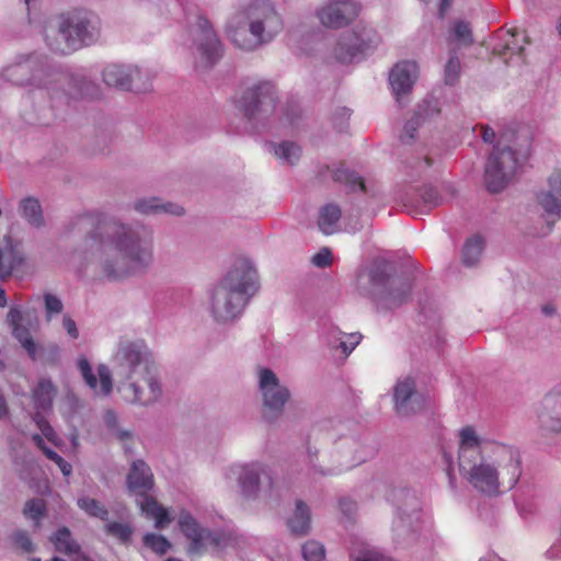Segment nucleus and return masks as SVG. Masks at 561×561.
Returning <instances> with one entry per match:
<instances>
[{"mask_svg": "<svg viewBox=\"0 0 561 561\" xmlns=\"http://www.w3.org/2000/svg\"><path fill=\"white\" fill-rule=\"evenodd\" d=\"M154 261L150 227L106 216L75 248L72 266L82 275L116 282L146 272Z\"/></svg>", "mask_w": 561, "mask_h": 561, "instance_id": "f257e3e1", "label": "nucleus"}, {"mask_svg": "<svg viewBox=\"0 0 561 561\" xmlns=\"http://www.w3.org/2000/svg\"><path fill=\"white\" fill-rule=\"evenodd\" d=\"M459 471L477 492L496 496L513 490L522 476V458L517 448L484 442L467 426L459 432Z\"/></svg>", "mask_w": 561, "mask_h": 561, "instance_id": "f03ea898", "label": "nucleus"}, {"mask_svg": "<svg viewBox=\"0 0 561 561\" xmlns=\"http://www.w3.org/2000/svg\"><path fill=\"white\" fill-rule=\"evenodd\" d=\"M257 271L249 260L238 261L226 276L208 291L206 308L217 323L238 319L256 290Z\"/></svg>", "mask_w": 561, "mask_h": 561, "instance_id": "7ed1b4c3", "label": "nucleus"}, {"mask_svg": "<svg viewBox=\"0 0 561 561\" xmlns=\"http://www.w3.org/2000/svg\"><path fill=\"white\" fill-rule=\"evenodd\" d=\"M283 30V20L266 1H254L232 12L226 23L230 41L243 50H253L273 41Z\"/></svg>", "mask_w": 561, "mask_h": 561, "instance_id": "20e7f679", "label": "nucleus"}, {"mask_svg": "<svg viewBox=\"0 0 561 561\" xmlns=\"http://www.w3.org/2000/svg\"><path fill=\"white\" fill-rule=\"evenodd\" d=\"M61 77L48 58L38 53L20 54L1 69V78L14 85L31 90L53 89Z\"/></svg>", "mask_w": 561, "mask_h": 561, "instance_id": "39448f33", "label": "nucleus"}, {"mask_svg": "<svg viewBox=\"0 0 561 561\" xmlns=\"http://www.w3.org/2000/svg\"><path fill=\"white\" fill-rule=\"evenodd\" d=\"M515 134L503 133L485 167V183L489 191L496 193L514 180L522 168L525 154L513 146Z\"/></svg>", "mask_w": 561, "mask_h": 561, "instance_id": "423d86ee", "label": "nucleus"}, {"mask_svg": "<svg viewBox=\"0 0 561 561\" xmlns=\"http://www.w3.org/2000/svg\"><path fill=\"white\" fill-rule=\"evenodd\" d=\"M188 23V49L193 65L197 70H208L222 55L221 43L205 16L196 15Z\"/></svg>", "mask_w": 561, "mask_h": 561, "instance_id": "0eeeda50", "label": "nucleus"}, {"mask_svg": "<svg viewBox=\"0 0 561 561\" xmlns=\"http://www.w3.org/2000/svg\"><path fill=\"white\" fill-rule=\"evenodd\" d=\"M112 363L121 380L157 367L153 354L144 340L121 339L112 354Z\"/></svg>", "mask_w": 561, "mask_h": 561, "instance_id": "6e6552de", "label": "nucleus"}, {"mask_svg": "<svg viewBox=\"0 0 561 561\" xmlns=\"http://www.w3.org/2000/svg\"><path fill=\"white\" fill-rule=\"evenodd\" d=\"M118 392L127 403L145 408L154 405L163 396L158 367L119 380Z\"/></svg>", "mask_w": 561, "mask_h": 561, "instance_id": "1a4fd4ad", "label": "nucleus"}, {"mask_svg": "<svg viewBox=\"0 0 561 561\" xmlns=\"http://www.w3.org/2000/svg\"><path fill=\"white\" fill-rule=\"evenodd\" d=\"M379 42L380 38L373 27L358 24L339 36L332 47V57L341 64H351L362 59Z\"/></svg>", "mask_w": 561, "mask_h": 561, "instance_id": "9d476101", "label": "nucleus"}, {"mask_svg": "<svg viewBox=\"0 0 561 561\" xmlns=\"http://www.w3.org/2000/svg\"><path fill=\"white\" fill-rule=\"evenodd\" d=\"M256 375L262 401V417L267 423H275L290 399V391L270 368H259Z\"/></svg>", "mask_w": 561, "mask_h": 561, "instance_id": "9b49d317", "label": "nucleus"}, {"mask_svg": "<svg viewBox=\"0 0 561 561\" xmlns=\"http://www.w3.org/2000/svg\"><path fill=\"white\" fill-rule=\"evenodd\" d=\"M371 282V297L378 308L394 309L403 305L411 291V285L408 280L400 278H390L386 273V267L377 265L369 272Z\"/></svg>", "mask_w": 561, "mask_h": 561, "instance_id": "f8f14e48", "label": "nucleus"}, {"mask_svg": "<svg viewBox=\"0 0 561 561\" xmlns=\"http://www.w3.org/2000/svg\"><path fill=\"white\" fill-rule=\"evenodd\" d=\"M228 479H237L243 499L252 501L261 497L263 485H272L268 466L262 462L236 463L226 471Z\"/></svg>", "mask_w": 561, "mask_h": 561, "instance_id": "ddd939ff", "label": "nucleus"}, {"mask_svg": "<svg viewBox=\"0 0 561 561\" xmlns=\"http://www.w3.org/2000/svg\"><path fill=\"white\" fill-rule=\"evenodd\" d=\"M183 535L190 540V552L199 554L208 548H225L232 543V537L224 533H211L202 528L187 512H182L178 520Z\"/></svg>", "mask_w": 561, "mask_h": 561, "instance_id": "4468645a", "label": "nucleus"}, {"mask_svg": "<svg viewBox=\"0 0 561 561\" xmlns=\"http://www.w3.org/2000/svg\"><path fill=\"white\" fill-rule=\"evenodd\" d=\"M536 424L542 436L561 434V381L542 396L536 409Z\"/></svg>", "mask_w": 561, "mask_h": 561, "instance_id": "2eb2a0df", "label": "nucleus"}, {"mask_svg": "<svg viewBox=\"0 0 561 561\" xmlns=\"http://www.w3.org/2000/svg\"><path fill=\"white\" fill-rule=\"evenodd\" d=\"M356 0H327L317 10L320 23L329 28H341L353 22L360 12Z\"/></svg>", "mask_w": 561, "mask_h": 561, "instance_id": "dca6fc26", "label": "nucleus"}, {"mask_svg": "<svg viewBox=\"0 0 561 561\" xmlns=\"http://www.w3.org/2000/svg\"><path fill=\"white\" fill-rule=\"evenodd\" d=\"M64 18V25L76 50L94 43L100 36L99 20L87 12H73Z\"/></svg>", "mask_w": 561, "mask_h": 561, "instance_id": "f3484780", "label": "nucleus"}, {"mask_svg": "<svg viewBox=\"0 0 561 561\" xmlns=\"http://www.w3.org/2000/svg\"><path fill=\"white\" fill-rule=\"evenodd\" d=\"M275 88L271 82H259L244 95V111L249 117L265 116L275 107Z\"/></svg>", "mask_w": 561, "mask_h": 561, "instance_id": "a211bd4d", "label": "nucleus"}, {"mask_svg": "<svg viewBox=\"0 0 561 561\" xmlns=\"http://www.w3.org/2000/svg\"><path fill=\"white\" fill-rule=\"evenodd\" d=\"M537 203L549 222L561 218V170L550 173L547 186L537 194Z\"/></svg>", "mask_w": 561, "mask_h": 561, "instance_id": "6ab92c4d", "label": "nucleus"}, {"mask_svg": "<svg viewBox=\"0 0 561 561\" xmlns=\"http://www.w3.org/2000/svg\"><path fill=\"white\" fill-rule=\"evenodd\" d=\"M420 69L415 61H401L396 64L389 73V84L396 100L400 103L402 98L410 94L419 78Z\"/></svg>", "mask_w": 561, "mask_h": 561, "instance_id": "aec40b11", "label": "nucleus"}, {"mask_svg": "<svg viewBox=\"0 0 561 561\" xmlns=\"http://www.w3.org/2000/svg\"><path fill=\"white\" fill-rule=\"evenodd\" d=\"M78 369L85 381V383L96 393L101 396H108L113 390L112 373L107 365L99 364L96 371L99 381L93 373L92 366L87 357L80 356L77 360Z\"/></svg>", "mask_w": 561, "mask_h": 561, "instance_id": "412c9836", "label": "nucleus"}, {"mask_svg": "<svg viewBox=\"0 0 561 561\" xmlns=\"http://www.w3.org/2000/svg\"><path fill=\"white\" fill-rule=\"evenodd\" d=\"M393 398L396 411L400 415H409L421 409V399L415 392V382L410 377L398 380Z\"/></svg>", "mask_w": 561, "mask_h": 561, "instance_id": "4be33fe9", "label": "nucleus"}, {"mask_svg": "<svg viewBox=\"0 0 561 561\" xmlns=\"http://www.w3.org/2000/svg\"><path fill=\"white\" fill-rule=\"evenodd\" d=\"M139 73V66L136 65L108 64L102 70V79L108 87L133 90L135 76Z\"/></svg>", "mask_w": 561, "mask_h": 561, "instance_id": "5701e85b", "label": "nucleus"}, {"mask_svg": "<svg viewBox=\"0 0 561 561\" xmlns=\"http://www.w3.org/2000/svg\"><path fill=\"white\" fill-rule=\"evenodd\" d=\"M364 459L360 457H357L353 453L352 447H347L337 455L336 459V466L324 468L320 463L317 462V459L314 456H309V473L313 478L318 477H328L333 474H339L345 470H348L360 462H363Z\"/></svg>", "mask_w": 561, "mask_h": 561, "instance_id": "b1692460", "label": "nucleus"}, {"mask_svg": "<svg viewBox=\"0 0 561 561\" xmlns=\"http://www.w3.org/2000/svg\"><path fill=\"white\" fill-rule=\"evenodd\" d=\"M133 208L145 216L167 214L181 217L185 214L184 207L180 204L163 201L157 196L138 198L133 203Z\"/></svg>", "mask_w": 561, "mask_h": 561, "instance_id": "393cba45", "label": "nucleus"}, {"mask_svg": "<svg viewBox=\"0 0 561 561\" xmlns=\"http://www.w3.org/2000/svg\"><path fill=\"white\" fill-rule=\"evenodd\" d=\"M45 41L48 47L56 53L69 54L76 50L68 36V30L64 25L62 15L58 16L46 26Z\"/></svg>", "mask_w": 561, "mask_h": 561, "instance_id": "a878e982", "label": "nucleus"}, {"mask_svg": "<svg viewBox=\"0 0 561 561\" xmlns=\"http://www.w3.org/2000/svg\"><path fill=\"white\" fill-rule=\"evenodd\" d=\"M129 491L145 495L153 486V474L150 467L142 460L133 462L127 476Z\"/></svg>", "mask_w": 561, "mask_h": 561, "instance_id": "bb28decb", "label": "nucleus"}, {"mask_svg": "<svg viewBox=\"0 0 561 561\" xmlns=\"http://www.w3.org/2000/svg\"><path fill=\"white\" fill-rule=\"evenodd\" d=\"M7 321L12 330L13 336L20 342L22 347L33 359L37 355V344L33 340L27 328L22 325V312L18 308H11L7 316Z\"/></svg>", "mask_w": 561, "mask_h": 561, "instance_id": "cd10ccee", "label": "nucleus"}, {"mask_svg": "<svg viewBox=\"0 0 561 561\" xmlns=\"http://www.w3.org/2000/svg\"><path fill=\"white\" fill-rule=\"evenodd\" d=\"M19 216L33 229H43L46 227L41 202L34 196H25L18 203Z\"/></svg>", "mask_w": 561, "mask_h": 561, "instance_id": "c85d7f7f", "label": "nucleus"}, {"mask_svg": "<svg viewBox=\"0 0 561 561\" xmlns=\"http://www.w3.org/2000/svg\"><path fill=\"white\" fill-rule=\"evenodd\" d=\"M57 389L51 380L42 378L32 390V402L35 413H46L50 411Z\"/></svg>", "mask_w": 561, "mask_h": 561, "instance_id": "c756f323", "label": "nucleus"}, {"mask_svg": "<svg viewBox=\"0 0 561 561\" xmlns=\"http://www.w3.org/2000/svg\"><path fill=\"white\" fill-rule=\"evenodd\" d=\"M137 504L146 518L154 520V527L157 529H164L171 524L173 518L170 512L153 497L144 496L141 500L137 501Z\"/></svg>", "mask_w": 561, "mask_h": 561, "instance_id": "7c9ffc66", "label": "nucleus"}, {"mask_svg": "<svg viewBox=\"0 0 561 561\" xmlns=\"http://www.w3.org/2000/svg\"><path fill=\"white\" fill-rule=\"evenodd\" d=\"M310 510L308 505L301 500H297L295 503V510L287 519V526L293 534L306 535L310 529Z\"/></svg>", "mask_w": 561, "mask_h": 561, "instance_id": "2f4dec72", "label": "nucleus"}, {"mask_svg": "<svg viewBox=\"0 0 561 561\" xmlns=\"http://www.w3.org/2000/svg\"><path fill=\"white\" fill-rule=\"evenodd\" d=\"M342 216L340 207L335 204H327L319 209L318 227L327 236L339 231V222Z\"/></svg>", "mask_w": 561, "mask_h": 561, "instance_id": "473e14b6", "label": "nucleus"}, {"mask_svg": "<svg viewBox=\"0 0 561 561\" xmlns=\"http://www.w3.org/2000/svg\"><path fill=\"white\" fill-rule=\"evenodd\" d=\"M421 522V514L416 507H413L410 512L404 508H399L397 518L393 523V530L398 537L415 531Z\"/></svg>", "mask_w": 561, "mask_h": 561, "instance_id": "72a5a7b5", "label": "nucleus"}, {"mask_svg": "<svg viewBox=\"0 0 561 561\" xmlns=\"http://www.w3.org/2000/svg\"><path fill=\"white\" fill-rule=\"evenodd\" d=\"M51 542L55 546V549L59 552H62L68 556L77 557L78 554H82L80 552V546L72 538L70 530L67 527H62L58 529L51 536Z\"/></svg>", "mask_w": 561, "mask_h": 561, "instance_id": "f704fd0d", "label": "nucleus"}, {"mask_svg": "<svg viewBox=\"0 0 561 561\" xmlns=\"http://www.w3.org/2000/svg\"><path fill=\"white\" fill-rule=\"evenodd\" d=\"M484 243L483 238L480 236H472L468 238L461 251L462 264L466 266L476 265L483 254Z\"/></svg>", "mask_w": 561, "mask_h": 561, "instance_id": "c9c22d12", "label": "nucleus"}, {"mask_svg": "<svg viewBox=\"0 0 561 561\" xmlns=\"http://www.w3.org/2000/svg\"><path fill=\"white\" fill-rule=\"evenodd\" d=\"M447 41L458 46H470L473 38L469 23L462 20L454 21L448 30Z\"/></svg>", "mask_w": 561, "mask_h": 561, "instance_id": "e433bc0d", "label": "nucleus"}, {"mask_svg": "<svg viewBox=\"0 0 561 561\" xmlns=\"http://www.w3.org/2000/svg\"><path fill=\"white\" fill-rule=\"evenodd\" d=\"M332 178L334 181L344 184L352 192H366L364 180L344 167L333 169Z\"/></svg>", "mask_w": 561, "mask_h": 561, "instance_id": "4c0bfd02", "label": "nucleus"}, {"mask_svg": "<svg viewBox=\"0 0 561 561\" xmlns=\"http://www.w3.org/2000/svg\"><path fill=\"white\" fill-rule=\"evenodd\" d=\"M270 148L273 150L274 156L284 164H294L300 158V148L289 141H283L280 144H271Z\"/></svg>", "mask_w": 561, "mask_h": 561, "instance_id": "58836bf2", "label": "nucleus"}, {"mask_svg": "<svg viewBox=\"0 0 561 561\" xmlns=\"http://www.w3.org/2000/svg\"><path fill=\"white\" fill-rule=\"evenodd\" d=\"M77 505L91 517L100 518L102 520H107L108 518L107 508L99 500L88 495H82L78 497Z\"/></svg>", "mask_w": 561, "mask_h": 561, "instance_id": "ea45409f", "label": "nucleus"}, {"mask_svg": "<svg viewBox=\"0 0 561 561\" xmlns=\"http://www.w3.org/2000/svg\"><path fill=\"white\" fill-rule=\"evenodd\" d=\"M24 262V255L11 248L7 250L4 253L0 252V276L5 277L11 275V273L19 268Z\"/></svg>", "mask_w": 561, "mask_h": 561, "instance_id": "a19ab883", "label": "nucleus"}, {"mask_svg": "<svg viewBox=\"0 0 561 561\" xmlns=\"http://www.w3.org/2000/svg\"><path fill=\"white\" fill-rule=\"evenodd\" d=\"M461 73V62L456 49H450L448 59L444 66V81L454 85L458 82Z\"/></svg>", "mask_w": 561, "mask_h": 561, "instance_id": "79ce46f5", "label": "nucleus"}, {"mask_svg": "<svg viewBox=\"0 0 561 561\" xmlns=\"http://www.w3.org/2000/svg\"><path fill=\"white\" fill-rule=\"evenodd\" d=\"M46 514V503L41 499L28 500L23 507V515L33 520L35 527H39L41 519Z\"/></svg>", "mask_w": 561, "mask_h": 561, "instance_id": "37998d69", "label": "nucleus"}, {"mask_svg": "<svg viewBox=\"0 0 561 561\" xmlns=\"http://www.w3.org/2000/svg\"><path fill=\"white\" fill-rule=\"evenodd\" d=\"M144 545L158 554H165L171 548L170 541L164 536L153 533L144 536Z\"/></svg>", "mask_w": 561, "mask_h": 561, "instance_id": "c03bdc74", "label": "nucleus"}, {"mask_svg": "<svg viewBox=\"0 0 561 561\" xmlns=\"http://www.w3.org/2000/svg\"><path fill=\"white\" fill-rule=\"evenodd\" d=\"M105 533L123 542L129 540L133 528L125 523L112 522L105 525Z\"/></svg>", "mask_w": 561, "mask_h": 561, "instance_id": "a18cd8bd", "label": "nucleus"}, {"mask_svg": "<svg viewBox=\"0 0 561 561\" xmlns=\"http://www.w3.org/2000/svg\"><path fill=\"white\" fill-rule=\"evenodd\" d=\"M325 554L321 542L309 540L302 546V557L306 561H322Z\"/></svg>", "mask_w": 561, "mask_h": 561, "instance_id": "49530a36", "label": "nucleus"}, {"mask_svg": "<svg viewBox=\"0 0 561 561\" xmlns=\"http://www.w3.org/2000/svg\"><path fill=\"white\" fill-rule=\"evenodd\" d=\"M44 305L46 311V320L50 321L53 316L59 314L64 310V304L59 297L47 293L44 295Z\"/></svg>", "mask_w": 561, "mask_h": 561, "instance_id": "de8ad7c7", "label": "nucleus"}, {"mask_svg": "<svg viewBox=\"0 0 561 561\" xmlns=\"http://www.w3.org/2000/svg\"><path fill=\"white\" fill-rule=\"evenodd\" d=\"M506 36L508 38L505 41V45L503 47L504 50H512V51L517 53L518 55H520L523 49H524V47L519 44V37L522 38V41L524 43H527V38H526V35H525V32L518 31V30L508 31L506 33Z\"/></svg>", "mask_w": 561, "mask_h": 561, "instance_id": "09e8293b", "label": "nucleus"}, {"mask_svg": "<svg viewBox=\"0 0 561 561\" xmlns=\"http://www.w3.org/2000/svg\"><path fill=\"white\" fill-rule=\"evenodd\" d=\"M139 69L140 73L135 76L133 89L137 91H147L150 88L156 73L149 68L139 67Z\"/></svg>", "mask_w": 561, "mask_h": 561, "instance_id": "8fccbe9b", "label": "nucleus"}, {"mask_svg": "<svg viewBox=\"0 0 561 561\" xmlns=\"http://www.w3.org/2000/svg\"><path fill=\"white\" fill-rule=\"evenodd\" d=\"M13 545L23 552L34 551V545L25 530H16L11 536Z\"/></svg>", "mask_w": 561, "mask_h": 561, "instance_id": "3c124183", "label": "nucleus"}, {"mask_svg": "<svg viewBox=\"0 0 561 561\" xmlns=\"http://www.w3.org/2000/svg\"><path fill=\"white\" fill-rule=\"evenodd\" d=\"M43 453L49 460L54 461L58 466L65 477H69L71 474L72 466L56 451L50 448H43Z\"/></svg>", "mask_w": 561, "mask_h": 561, "instance_id": "603ef678", "label": "nucleus"}, {"mask_svg": "<svg viewBox=\"0 0 561 561\" xmlns=\"http://www.w3.org/2000/svg\"><path fill=\"white\" fill-rule=\"evenodd\" d=\"M33 420L41 430L43 436H45L50 442H55L56 439V433L54 428L50 426V424L47 422V420L44 417L43 414L34 413Z\"/></svg>", "mask_w": 561, "mask_h": 561, "instance_id": "864d4df0", "label": "nucleus"}, {"mask_svg": "<svg viewBox=\"0 0 561 561\" xmlns=\"http://www.w3.org/2000/svg\"><path fill=\"white\" fill-rule=\"evenodd\" d=\"M362 335L359 333H346L345 339L341 341L340 350L343 355L348 356L353 350L359 344Z\"/></svg>", "mask_w": 561, "mask_h": 561, "instance_id": "5fc2aeb1", "label": "nucleus"}, {"mask_svg": "<svg viewBox=\"0 0 561 561\" xmlns=\"http://www.w3.org/2000/svg\"><path fill=\"white\" fill-rule=\"evenodd\" d=\"M421 199L424 204V207H426L427 209L436 207L442 203V198L438 196L437 192L432 187H427L422 192Z\"/></svg>", "mask_w": 561, "mask_h": 561, "instance_id": "6e6d98bb", "label": "nucleus"}, {"mask_svg": "<svg viewBox=\"0 0 561 561\" xmlns=\"http://www.w3.org/2000/svg\"><path fill=\"white\" fill-rule=\"evenodd\" d=\"M311 262L318 267H327L332 263V253L328 248H323L312 256Z\"/></svg>", "mask_w": 561, "mask_h": 561, "instance_id": "4d7b16f0", "label": "nucleus"}, {"mask_svg": "<svg viewBox=\"0 0 561 561\" xmlns=\"http://www.w3.org/2000/svg\"><path fill=\"white\" fill-rule=\"evenodd\" d=\"M422 117V114H417V116L411 121H409L405 125H404V128H403V133L401 135V141L402 142H405V144H409L412 139H413V133L416 130L419 124H420V118Z\"/></svg>", "mask_w": 561, "mask_h": 561, "instance_id": "13d9d810", "label": "nucleus"}, {"mask_svg": "<svg viewBox=\"0 0 561 561\" xmlns=\"http://www.w3.org/2000/svg\"><path fill=\"white\" fill-rule=\"evenodd\" d=\"M61 325L70 339L77 340L79 337L77 323L69 314L62 316Z\"/></svg>", "mask_w": 561, "mask_h": 561, "instance_id": "bf43d9fd", "label": "nucleus"}, {"mask_svg": "<svg viewBox=\"0 0 561 561\" xmlns=\"http://www.w3.org/2000/svg\"><path fill=\"white\" fill-rule=\"evenodd\" d=\"M346 333L340 331L337 328L329 330L327 335L328 345L332 348H340L341 341L345 339Z\"/></svg>", "mask_w": 561, "mask_h": 561, "instance_id": "052dcab7", "label": "nucleus"}, {"mask_svg": "<svg viewBox=\"0 0 561 561\" xmlns=\"http://www.w3.org/2000/svg\"><path fill=\"white\" fill-rule=\"evenodd\" d=\"M355 561H383L382 556L374 549H364L354 554Z\"/></svg>", "mask_w": 561, "mask_h": 561, "instance_id": "680f3d73", "label": "nucleus"}, {"mask_svg": "<svg viewBox=\"0 0 561 561\" xmlns=\"http://www.w3.org/2000/svg\"><path fill=\"white\" fill-rule=\"evenodd\" d=\"M339 506L341 512L347 517L352 516L356 511V503L351 499H341Z\"/></svg>", "mask_w": 561, "mask_h": 561, "instance_id": "e2e57ef3", "label": "nucleus"}, {"mask_svg": "<svg viewBox=\"0 0 561 561\" xmlns=\"http://www.w3.org/2000/svg\"><path fill=\"white\" fill-rule=\"evenodd\" d=\"M480 128L483 141L488 144L493 142L496 137L495 131L486 125H482Z\"/></svg>", "mask_w": 561, "mask_h": 561, "instance_id": "0e129e2a", "label": "nucleus"}, {"mask_svg": "<svg viewBox=\"0 0 561 561\" xmlns=\"http://www.w3.org/2000/svg\"><path fill=\"white\" fill-rule=\"evenodd\" d=\"M104 422L112 432L117 428V417L112 411L105 413Z\"/></svg>", "mask_w": 561, "mask_h": 561, "instance_id": "69168bd1", "label": "nucleus"}, {"mask_svg": "<svg viewBox=\"0 0 561 561\" xmlns=\"http://www.w3.org/2000/svg\"><path fill=\"white\" fill-rule=\"evenodd\" d=\"M113 435L122 442H126L131 438V433L129 431L121 430L118 427L113 431Z\"/></svg>", "mask_w": 561, "mask_h": 561, "instance_id": "338daca9", "label": "nucleus"}, {"mask_svg": "<svg viewBox=\"0 0 561 561\" xmlns=\"http://www.w3.org/2000/svg\"><path fill=\"white\" fill-rule=\"evenodd\" d=\"M8 413H9V408H8L7 401L3 398V396L0 393V419L7 416Z\"/></svg>", "mask_w": 561, "mask_h": 561, "instance_id": "774afa93", "label": "nucleus"}]
</instances>
